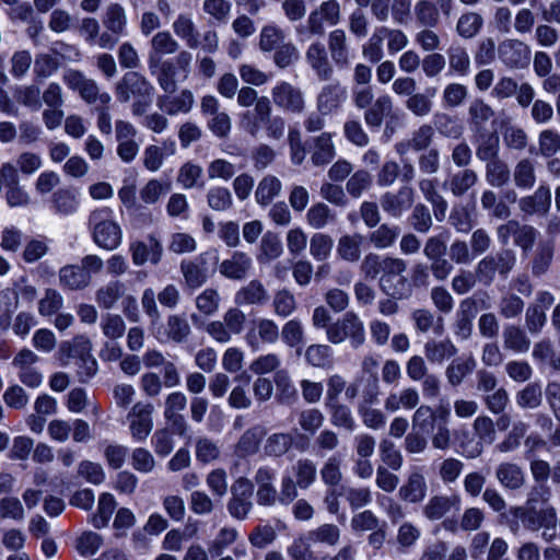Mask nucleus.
Listing matches in <instances>:
<instances>
[{"mask_svg":"<svg viewBox=\"0 0 560 560\" xmlns=\"http://www.w3.org/2000/svg\"><path fill=\"white\" fill-rule=\"evenodd\" d=\"M399 234L398 225L383 223L369 234V241L375 248H388L396 243Z\"/></svg>","mask_w":560,"mask_h":560,"instance_id":"obj_54","label":"nucleus"},{"mask_svg":"<svg viewBox=\"0 0 560 560\" xmlns=\"http://www.w3.org/2000/svg\"><path fill=\"white\" fill-rule=\"evenodd\" d=\"M175 35L180 38L188 48L196 49L200 45L199 33L192 19L188 14H178L172 24Z\"/></svg>","mask_w":560,"mask_h":560,"instance_id":"obj_37","label":"nucleus"},{"mask_svg":"<svg viewBox=\"0 0 560 560\" xmlns=\"http://www.w3.org/2000/svg\"><path fill=\"white\" fill-rule=\"evenodd\" d=\"M512 514L520 518L523 525L529 530L542 529L550 518L557 513L555 508L548 506L540 510L526 509L523 506H515L511 510Z\"/></svg>","mask_w":560,"mask_h":560,"instance_id":"obj_24","label":"nucleus"},{"mask_svg":"<svg viewBox=\"0 0 560 560\" xmlns=\"http://www.w3.org/2000/svg\"><path fill=\"white\" fill-rule=\"evenodd\" d=\"M282 189L281 180L273 175L264 176L255 190V200L259 206L266 207L278 197Z\"/></svg>","mask_w":560,"mask_h":560,"instance_id":"obj_46","label":"nucleus"},{"mask_svg":"<svg viewBox=\"0 0 560 560\" xmlns=\"http://www.w3.org/2000/svg\"><path fill=\"white\" fill-rule=\"evenodd\" d=\"M434 128L431 125L423 124L412 131L411 137L404 144L407 150L415 152L427 151L433 142Z\"/></svg>","mask_w":560,"mask_h":560,"instance_id":"obj_63","label":"nucleus"},{"mask_svg":"<svg viewBox=\"0 0 560 560\" xmlns=\"http://www.w3.org/2000/svg\"><path fill=\"white\" fill-rule=\"evenodd\" d=\"M296 480L300 490H307L317 478V467L314 460L301 457L287 469Z\"/></svg>","mask_w":560,"mask_h":560,"instance_id":"obj_34","label":"nucleus"},{"mask_svg":"<svg viewBox=\"0 0 560 560\" xmlns=\"http://www.w3.org/2000/svg\"><path fill=\"white\" fill-rule=\"evenodd\" d=\"M325 407L330 415V422L334 427L342 428L350 432L357 428L351 409L347 405L337 401L325 404Z\"/></svg>","mask_w":560,"mask_h":560,"instance_id":"obj_52","label":"nucleus"},{"mask_svg":"<svg viewBox=\"0 0 560 560\" xmlns=\"http://www.w3.org/2000/svg\"><path fill=\"white\" fill-rule=\"evenodd\" d=\"M343 137L355 147L364 148L370 143V137L358 117H348L342 126Z\"/></svg>","mask_w":560,"mask_h":560,"instance_id":"obj_61","label":"nucleus"},{"mask_svg":"<svg viewBox=\"0 0 560 560\" xmlns=\"http://www.w3.org/2000/svg\"><path fill=\"white\" fill-rule=\"evenodd\" d=\"M495 478L499 483L506 490H520L526 481L523 468L512 462H502L495 468Z\"/></svg>","mask_w":560,"mask_h":560,"instance_id":"obj_25","label":"nucleus"},{"mask_svg":"<svg viewBox=\"0 0 560 560\" xmlns=\"http://www.w3.org/2000/svg\"><path fill=\"white\" fill-rule=\"evenodd\" d=\"M483 19L477 12H466L462 14L456 24L457 34L465 38H474L482 28Z\"/></svg>","mask_w":560,"mask_h":560,"instance_id":"obj_64","label":"nucleus"},{"mask_svg":"<svg viewBox=\"0 0 560 560\" xmlns=\"http://www.w3.org/2000/svg\"><path fill=\"white\" fill-rule=\"evenodd\" d=\"M202 173L203 171L200 165L186 162L179 167L176 180L184 189L202 188L205 185L201 179Z\"/></svg>","mask_w":560,"mask_h":560,"instance_id":"obj_59","label":"nucleus"},{"mask_svg":"<svg viewBox=\"0 0 560 560\" xmlns=\"http://www.w3.org/2000/svg\"><path fill=\"white\" fill-rule=\"evenodd\" d=\"M280 331L278 325L269 318H258L254 320V328L245 335V341L252 351H258L261 343H276Z\"/></svg>","mask_w":560,"mask_h":560,"instance_id":"obj_16","label":"nucleus"},{"mask_svg":"<svg viewBox=\"0 0 560 560\" xmlns=\"http://www.w3.org/2000/svg\"><path fill=\"white\" fill-rule=\"evenodd\" d=\"M114 93L119 103L132 101L133 116H143L152 103L154 86L140 72L127 71L115 84Z\"/></svg>","mask_w":560,"mask_h":560,"instance_id":"obj_1","label":"nucleus"},{"mask_svg":"<svg viewBox=\"0 0 560 560\" xmlns=\"http://www.w3.org/2000/svg\"><path fill=\"white\" fill-rule=\"evenodd\" d=\"M305 60L319 81H329L334 77V67L322 42L312 43L305 51Z\"/></svg>","mask_w":560,"mask_h":560,"instance_id":"obj_17","label":"nucleus"},{"mask_svg":"<svg viewBox=\"0 0 560 560\" xmlns=\"http://www.w3.org/2000/svg\"><path fill=\"white\" fill-rule=\"evenodd\" d=\"M429 486L421 468H412L404 483L398 489V497L401 501L410 504L421 503L428 495Z\"/></svg>","mask_w":560,"mask_h":560,"instance_id":"obj_12","label":"nucleus"},{"mask_svg":"<svg viewBox=\"0 0 560 560\" xmlns=\"http://www.w3.org/2000/svg\"><path fill=\"white\" fill-rule=\"evenodd\" d=\"M341 22V5L338 0H325L314 8L307 15L304 24L295 28L301 39L323 37L327 26H336Z\"/></svg>","mask_w":560,"mask_h":560,"instance_id":"obj_3","label":"nucleus"},{"mask_svg":"<svg viewBox=\"0 0 560 560\" xmlns=\"http://www.w3.org/2000/svg\"><path fill=\"white\" fill-rule=\"evenodd\" d=\"M294 436L289 432H275L264 442L262 451L266 457L280 458L293 447Z\"/></svg>","mask_w":560,"mask_h":560,"instance_id":"obj_36","label":"nucleus"},{"mask_svg":"<svg viewBox=\"0 0 560 560\" xmlns=\"http://www.w3.org/2000/svg\"><path fill=\"white\" fill-rule=\"evenodd\" d=\"M424 355L431 363H442L444 360L454 357L457 348L446 338L443 340H428L424 343Z\"/></svg>","mask_w":560,"mask_h":560,"instance_id":"obj_45","label":"nucleus"},{"mask_svg":"<svg viewBox=\"0 0 560 560\" xmlns=\"http://www.w3.org/2000/svg\"><path fill=\"white\" fill-rule=\"evenodd\" d=\"M276 470L270 466H260L254 476L257 485L256 501L261 506H273L278 503L279 497L275 486Z\"/></svg>","mask_w":560,"mask_h":560,"instance_id":"obj_13","label":"nucleus"},{"mask_svg":"<svg viewBox=\"0 0 560 560\" xmlns=\"http://www.w3.org/2000/svg\"><path fill=\"white\" fill-rule=\"evenodd\" d=\"M476 156L481 162H489L500 158V138L493 132L475 133Z\"/></svg>","mask_w":560,"mask_h":560,"instance_id":"obj_33","label":"nucleus"},{"mask_svg":"<svg viewBox=\"0 0 560 560\" xmlns=\"http://www.w3.org/2000/svg\"><path fill=\"white\" fill-rule=\"evenodd\" d=\"M380 288L392 299L407 300L412 295V284L404 275L388 280L380 279Z\"/></svg>","mask_w":560,"mask_h":560,"instance_id":"obj_49","label":"nucleus"},{"mask_svg":"<svg viewBox=\"0 0 560 560\" xmlns=\"http://www.w3.org/2000/svg\"><path fill=\"white\" fill-rule=\"evenodd\" d=\"M476 368V360L472 357L458 358L451 362L445 370V376L451 386L457 387L464 378Z\"/></svg>","mask_w":560,"mask_h":560,"instance_id":"obj_48","label":"nucleus"},{"mask_svg":"<svg viewBox=\"0 0 560 560\" xmlns=\"http://www.w3.org/2000/svg\"><path fill=\"white\" fill-rule=\"evenodd\" d=\"M478 179L479 177L476 171L472 168H463L454 173L450 179L444 183V186L450 189L455 197H462L477 184Z\"/></svg>","mask_w":560,"mask_h":560,"instance_id":"obj_43","label":"nucleus"},{"mask_svg":"<svg viewBox=\"0 0 560 560\" xmlns=\"http://www.w3.org/2000/svg\"><path fill=\"white\" fill-rule=\"evenodd\" d=\"M129 253L135 266H143L148 261L158 265L162 260L163 245L155 235L149 234L145 240L131 242Z\"/></svg>","mask_w":560,"mask_h":560,"instance_id":"obj_11","label":"nucleus"},{"mask_svg":"<svg viewBox=\"0 0 560 560\" xmlns=\"http://www.w3.org/2000/svg\"><path fill=\"white\" fill-rule=\"evenodd\" d=\"M415 201V191L409 186H402L397 191H386L381 196V207L388 215L400 218L410 209Z\"/></svg>","mask_w":560,"mask_h":560,"instance_id":"obj_18","label":"nucleus"},{"mask_svg":"<svg viewBox=\"0 0 560 560\" xmlns=\"http://www.w3.org/2000/svg\"><path fill=\"white\" fill-rule=\"evenodd\" d=\"M60 284L69 290H82L91 282V276L81 266L68 265L59 271Z\"/></svg>","mask_w":560,"mask_h":560,"instance_id":"obj_38","label":"nucleus"},{"mask_svg":"<svg viewBox=\"0 0 560 560\" xmlns=\"http://www.w3.org/2000/svg\"><path fill=\"white\" fill-rule=\"evenodd\" d=\"M154 406L151 402L138 401L128 413L131 436L137 442L147 440L153 429L152 413Z\"/></svg>","mask_w":560,"mask_h":560,"instance_id":"obj_10","label":"nucleus"},{"mask_svg":"<svg viewBox=\"0 0 560 560\" xmlns=\"http://www.w3.org/2000/svg\"><path fill=\"white\" fill-rule=\"evenodd\" d=\"M268 292L259 280H252L242 287L234 295V302L238 306L262 305L268 301Z\"/></svg>","mask_w":560,"mask_h":560,"instance_id":"obj_35","label":"nucleus"},{"mask_svg":"<svg viewBox=\"0 0 560 560\" xmlns=\"http://www.w3.org/2000/svg\"><path fill=\"white\" fill-rule=\"evenodd\" d=\"M462 499L458 494H434L422 505L421 513L428 521L435 522L442 520L452 510L459 511Z\"/></svg>","mask_w":560,"mask_h":560,"instance_id":"obj_14","label":"nucleus"},{"mask_svg":"<svg viewBox=\"0 0 560 560\" xmlns=\"http://www.w3.org/2000/svg\"><path fill=\"white\" fill-rule=\"evenodd\" d=\"M180 271L189 288L201 287L208 279L209 268L203 256H197L191 260H184L180 264Z\"/></svg>","mask_w":560,"mask_h":560,"instance_id":"obj_29","label":"nucleus"},{"mask_svg":"<svg viewBox=\"0 0 560 560\" xmlns=\"http://www.w3.org/2000/svg\"><path fill=\"white\" fill-rule=\"evenodd\" d=\"M103 24L116 36L122 35L127 24L124 8L119 3L109 4L103 18Z\"/></svg>","mask_w":560,"mask_h":560,"instance_id":"obj_58","label":"nucleus"},{"mask_svg":"<svg viewBox=\"0 0 560 560\" xmlns=\"http://www.w3.org/2000/svg\"><path fill=\"white\" fill-rule=\"evenodd\" d=\"M62 81L73 92L93 108L101 105H110V95L102 91L97 82L88 78L82 71L75 69H68L62 74Z\"/></svg>","mask_w":560,"mask_h":560,"instance_id":"obj_7","label":"nucleus"},{"mask_svg":"<svg viewBox=\"0 0 560 560\" xmlns=\"http://www.w3.org/2000/svg\"><path fill=\"white\" fill-rule=\"evenodd\" d=\"M393 100L388 94L378 95L373 104L363 113L365 125L371 130H378L384 121V118L393 112Z\"/></svg>","mask_w":560,"mask_h":560,"instance_id":"obj_27","label":"nucleus"},{"mask_svg":"<svg viewBox=\"0 0 560 560\" xmlns=\"http://www.w3.org/2000/svg\"><path fill=\"white\" fill-rule=\"evenodd\" d=\"M179 49L178 42L168 31H160L155 33L150 40V49L148 51V67L152 69L159 60L166 55H173Z\"/></svg>","mask_w":560,"mask_h":560,"instance_id":"obj_20","label":"nucleus"},{"mask_svg":"<svg viewBox=\"0 0 560 560\" xmlns=\"http://www.w3.org/2000/svg\"><path fill=\"white\" fill-rule=\"evenodd\" d=\"M503 345L508 350L525 353L529 350L530 340L521 327L508 325L503 330Z\"/></svg>","mask_w":560,"mask_h":560,"instance_id":"obj_51","label":"nucleus"},{"mask_svg":"<svg viewBox=\"0 0 560 560\" xmlns=\"http://www.w3.org/2000/svg\"><path fill=\"white\" fill-rule=\"evenodd\" d=\"M485 173L487 183L492 187H502L511 178L510 167L501 158L487 162Z\"/></svg>","mask_w":560,"mask_h":560,"instance_id":"obj_50","label":"nucleus"},{"mask_svg":"<svg viewBox=\"0 0 560 560\" xmlns=\"http://www.w3.org/2000/svg\"><path fill=\"white\" fill-rule=\"evenodd\" d=\"M195 103L194 94L190 90L184 89L177 95H163L158 98V107L167 115L187 114L191 110Z\"/></svg>","mask_w":560,"mask_h":560,"instance_id":"obj_26","label":"nucleus"},{"mask_svg":"<svg viewBox=\"0 0 560 560\" xmlns=\"http://www.w3.org/2000/svg\"><path fill=\"white\" fill-rule=\"evenodd\" d=\"M551 207V191L548 185L540 184L533 195L520 200V209L529 215H546Z\"/></svg>","mask_w":560,"mask_h":560,"instance_id":"obj_23","label":"nucleus"},{"mask_svg":"<svg viewBox=\"0 0 560 560\" xmlns=\"http://www.w3.org/2000/svg\"><path fill=\"white\" fill-rule=\"evenodd\" d=\"M469 126L475 133L487 132L486 122L494 116L490 105L483 100H474L468 108Z\"/></svg>","mask_w":560,"mask_h":560,"instance_id":"obj_40","label":"nucleus"},{"mask_svg":"<svg viewBox=\"0 0 560 560\" xmlns=\"http://www.w3.org/2000/svg\"><path fill=\"white\" fill-rule=\"evenodd\" d=\"M447 74L452 77H467L470 73L471 61L466 47L452 44L446 50Z\"/></svg>","mask_w":560,"mask_h":560,"instance_id":"obj_28","label":"nucleus"},{"mask_svg":"<svg viewBox=\"0 0 560 560\" xmlns=\"http://www.w3.org/2000/svg\"><path fill=\"white\" fill-rule=\"evenodd\" d=\"M544 398L540 382H530L520 389L515 395L516 405L522 409H537L541 406Z\"/></svg>","mask_w":560,"mask_h":560,"instance_id":"obj_47","label":"nucleus"},{"mask_svg":"<svg viewBox=\"0 0 560 560\" xmlns=\"http://www.w3.org/2000/svg\"><path fill=\"white\" fill-rule=\"evenodd\" d=\"M152 75H155L160 88L168 94L176 91V74L177 70L171 59L159 60L152 69H149Z\"/></svg>","mask_w":560,"mask_h":560,"instance_id":"obj_42","label":"nucleus"},{"mask_svg":"<svg viewBox=\"0 0 560 560\" xmlns=\"http://www.w3.org/2000/svg\"><path fill=\"white\" fill-rule=\"evenodd\" d=\"M265 435V430L260 425H254L241 435L234 446V454L240 458H246L255 455L260 446Z\"/></svg>","mask_w":560,"mask_h":560,"instance_id":"obj_32","label":"nucleus"},{"mask_svg":"<svg viewBox=\"0 0 560 560\" xmlns=\"http://www.w3.org/2000/svg\"><path fill=\"white\" fill-rule=\"evenodd\" d=\"M532 354L539 364H547L556 372L560 371V354L556 352L549 339L535 343Z\"/></svg>","mask_w":560,"mask_h":560,"instance_id":"obj_55","label":"nucleus"},{"mask_svg":"<svg viewBox=\"0 0 560 560\" xmlns=\"http://www.w3.org/2000/svg\"><path fill=\"white\" fill-rule=\"evenodd\" d=\"M89 229L94 243L106 250L116 249L122 240V232L109 207H101L89 215Z\"/></svg>","mask_w":560,"mask_h":560,"instance_id":"obj_2","label":"nucleus"},{"mask_svg":"<svg viewBox=\"0 0 560 560\" xmlns=\"http://www.w3.org/2000/svg\"><path fill=\"white\" fill-rule=\"evenodd\" d=\"M331 132H322L312 138L313 152L312 163L315 166H324L329 164L336 156V148L332 142Z\"/></svg>","mask_w":560,"mask_h":560,"instance_id":"obj_31","label":"nucleus"},{"mask_svg":"<svg viewBox=\"0 0 560 560\" xmlns=\"http://www.w3.org/2000/svg\"><path fill=\"white\" fill-rule=\"evenodd\" d=\"M513 180L520 189H532L536 183L535 163L528 158L521 159L514 166Z\"/></svg>","mask_w":560,"mask_h":560,"instance_id":"obj_53","label":"nucleus"},{"mask_svg":"<svg viewBox=\"0 0 560 560\" xmlns=\"http://www.w3.org/2000/svg\"><path fill=\"white\" fill-rule=\"evenodd\" d=\"M516 261V253L512 248H501L494 254L485 256L476 265L478 282L490 285L497 273L505 280L514 269Z\"/></svg>","mask_w":560,"mask_h":560,"instance_id":"obj_5","label":"nucleus"},{"mask_svg":"<svg viewBox=\"0 0 560 560\" xmlns=\"http://www.w3.org/2000/svg\"><path fill=\"white\" fill-rule=\"evenodd\" d=\"M103 537L92 530L81 533L74 540V549L83 557L89 558L94 556L103 546Z\"/></svg>","mask_w":560,"mask_h":560,"instance_id":"obj_57","label":"nucleus"},{"mask_svg":"<svg viewBox=\"0 0 560 560\" xmlns=\"http://www.w3.org/2000/svg\"><path fill=\"white\" fill-rule=\"evenodd\" d=\"M347 100V90L340 82L325 84L316 97V107L320 114L338 112Z\"/></svg>","mask_w":560,"mask_h":560,"instance_id":"obj_19","label":"nucleus"},{"mask_svg":"<svg viewBox=\"0 0 560 560\" xmlns=\"http://www.w3.org/2000/svg\"><path fill=\"white\" fill-rule=\"evenodd\" d=\"M306 223L315 229L322 230L337 221V214L324 202H315L305 214Z\"/></svg>","mask_w":560,"mask_h":560,"instance_id":"obj_44","label":"nucleus"},{"mask_svg":"<svg viewBox=\"0 0 560 560\" xmlns=\"http://www.w3.org/2000/svg\"><path fill=\"white\" fill-rule=\"evenodd\" d=\"M327 340L332 345L349 340L351 347L358 349L365 341L364 324L355 312L348 311L328 327Z\"/></svg>","mask_w":560,"mask_h":560,"instance_id":"obj_6","label":"nucleus"},{"mask_svg":"<svg viewBox=\"0 0 560 560\" xmlns=\"http://www.w3.org/2000/svg\"><path fill=\"white\" fill-rule=\"evenodd\" d=\"M272 101L283 110L300 114L305 107L302 92L288 82H280L271 90Z\"/></svg>","mask_w":560,"mask_h":560,"instance_id":"obj_15","label":"nucleus"},{"mask_svg":"<svg viewBox=\"0 0 560 560\" xmlns=\"http://www.w3.org/2000/svg\"><path fill=\"white\" fill-rule=\"evenodd\" d=\"M436 89H427L425 93H415L406 101V108L415 116L424 117L429 115L433 107L432 97L435 95Z\"/></svg>","mask_w":560,"mask_h":560,"instance_id":"obj_56","label":"nucleus"},{"mask_svg":"<svg viewBox=\"0 0 560 560\" xmlns=\"http://www.w3.org/2000/svg\"><path fill=\"white\" fill-rule=\"evenodd\" d=\"M253 268L250 256L244 252L235 250L230 258L221 261L219 265L220 273L230 280L240 281L245 279Z\"/></svg>","mask_w":560,"mask_h":560,"instance_id":"obj_22","label":"nucleus"},{"mask_svg":"<svg viewBox=\"0 0 560 560\" xmlns=\"http://www.w3.org/2000/svg\"><path fill=\"white\" fill-rule=\"evenodd\" d=\"M328 51L334 65L340 69H348L351 63V51L348 45V37L342 28H335L328 34Z\"/></svg>","mask_w":560,"mask_h":560,"instance_id":"obj_21","label":"nucleus"},{"mask_svg":"<svg viewBox=\"0 0 560 560\" xmlns=\"http://www.w3.org/2000/svg\"><path fill=\"white\" fill-rule=\"evenodd\" d=\"M340 528L335 524H322L307 532V540L313 544L336 546L340 539Z\"/></svg>","mask_w":560,"mask_h":560,"instance_id":"obj_62","label":"nucleus"},{"mask_svg":"<svg viewBox=\"0 0 560 560\" xmlns=\"http://www.w3.org/2000/svg\"><path fill=\"white\" fill-rule=\"evenodd\" d=\"M304 361L312 368L329 370L335 364L334 349L326 343H312L305 348Z\"/></svg>","mask_w":560,"mask_h":560,"instance_id":"obj_30","label":"nucleus"},{"mask_svg":"<svg viewBox=\"0 0 560 560\" xmlns=\"http://www.w3.org/2000/svg\"><path fill=\"white\" fill-rule=\"evenodd\" d=\"M230 493L231 497L226 503L229 514L237 521L246 520L254 506V482L241 476L231 485Z\"/></svg>","mask_w":560,"mask_h":560,"instance_id":"obj_8","label":"nucleus"},{"mask_svg":"<svg viewBox=\"0 0 560 560\" xmlns=\"http://www.w3.org/2000/svg\"><path fill=\"white\" fill-rule=\"evenodd\" d=\"M555 245L550 241L539 242L532 257V273L535 277L545 275L551 267Z\"/></svg>","mask_w":560,"mask_h":560,"instance_id":"obj_41","label":"nucleus"},{"mask_svg":"<svg viewBox=\"0 0 560 560\" xmlns=\"http://www.w3.org/2000/svg\"><path fill=\"white\" fill-rule=\"evenodd\" d=\"M60 351L65 358L72 361L80 383H88L96 375L98 365L91 352L92 347L88 339L79 337L72 342H63Z\"/></svg>","mask_w":560,"mask_h":560,"instance_id":"obj_4","label":"nucleus"},{"mask_svg":"<svg viewBox=\"0 0 560 560\" xmlns=\"http://www.w3.org/2000/svg\"><path fill=\"white\" fill-rule=\"evenodd\" d=\"M498 57L510 69H524L530 62L532 50L524 42L508 38L499 44Z\"/></svg>","mask_w":560,"mask_h":560,"instance_id":"obj_9","label":"nucleus"},{"mask_svg":"<svg viewBox=\"0 0 560 560\" xmlns=\"http://www.w3.org/2000/svg\"><path fill=\"white\" fill-rule=\"evenodd\" d=\"M125 285L119 280L109 281L96 292V302L104 310L112 308L124 295Z\"/></svg>","mask_w":560,"mask_h":560,"instance_id":"obj_60","label":"nucleus"},{"mask_svg":"<svg viewBox=\"0 0 560 560\" xmlns=\"http://www.w3.org/2000/svg\"><path fill=\"white\" fill-rule=\"evenodd\" d=\"M415 328L418 332L425 334L432 330L435 335L441 336L444 332V319L435 315L428 308L415 310L411 314Z\"/></svg>","mask_w":560,"mask_h":560,"instance_id":"obj_39","label":"nucleus"}]
</instances>
